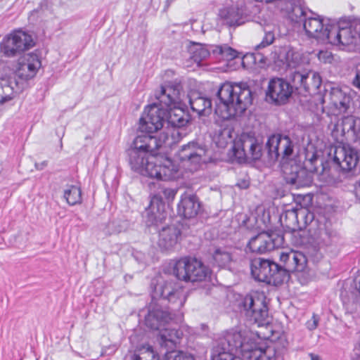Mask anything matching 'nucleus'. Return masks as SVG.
<instances>
[{
    "label": "nucleus",
    "instance_id": "nucleus-13",
    "mask_svg": "<svg viewBox=\"0 0 360 360\" xmlns=\"http://www.w3.org/2000/svg\"><path fill=\"white\" fill-rule=\"evenodd\" d=\"M293 87L289 82L281 77L271 78L265 91V101L275 106L286 104L292 96Z\"/></svg>",
    "mask_w": 360,
    "mask_h": 360
},
{
    "label": "nucleus",
    "instance_id": "nucleus-28",
    "mask_svg": "<svg viewBox=\"0 0 360 360\" xmlns=\"http://www.w3.org/2000/svg\"><path fill=\"white\" fill-rule=\"evenodd\" d=\"M158 191L152 197L150 204V208L153 211L155 205L159 210L160 206L164 207V200H172L174 198L176 191L174 189L167 188L164 185L158 184Z\"/></svg>",
    "mask_w": 360,
    "mask_h": 360
},
{
    "label": "nucleus",
    "instance_id": "nucleus-46",
    "mask_svg": "<svg viewBox=\"0 0 360 360\" xmlns=\"http://www.w3.org/2000/svg\"><path fill=\"white\" fill-rule=\"evenodd\" d=\"M354 287L360 293V272H358L354 280Z\"/></svg>",
    "mask_w": 360,
    "mask_h": 360
},
{
    "label": "nucleus",
    "instance_id": "nucleus-31",
    "mask_svg": "<svg viewBox=\"0 0 360 360\" xmlns=\"http://www.w3.org/2000/svg\"><path fill=\"white\" fill-rule=\"evenodd\" d=\"M264 35L260 43L255 46V50L259 53L262 49L271 45L276 39L278 27L275 25H266L263 28Z\"/></svg>",
    "mask_w": 360,
    "mask_h": 360
},
{
    "label": "nucleus",
    "instance_id": "nucleus-22",
    "mask_svg": "<svg viewBox=\"0 0 360 360\" xmlns=\"http://www.w3.org/2000/svg\"><path fill=\"white\" fill-rule=\"evenodd\" d=\"M308 169L299 165L284 167L285 179L297 188L308 187L312 183V176Z\"/></svg>",
    "mask_w": 360,
    "mask_h": 360
},
{
    "label": "nucleus",
    "instance_id": "nucleus-30",
    "mask_svg": "<svg viewBox=\"0 0 360 360\" xmlns=\"http://www.w3.org/2000/svg\"><path fill=\"white\" fill-rule=\"evenodd\" d=\"M303 214L304 212L302 210H298L294 208L288 209L282 213L280 220L283 226L292 230L298 227L299 215Z\"/></svg>",
    "mask_w": 360,
    "mask_h": 360
},
{
    "label": "nucleus",
    "instance_id": "nucleus-24",
    "mask_svg": "<svg viewBox=\"0 0 360 360\" xmlns=\"http://www.w3.org/2000/svg\"><path fill=\"white\" fill-rule=\"evenodd\" d=\"M359 131L360 120L349 115L344 117L340 122L335 125L332 135L338 140L339 136H344L346 134L350 136H357Z\"/></svg>",
    "mask_w": 360,
    "mask_h": 360
},
{
    "label": "nucleus",
    "instance_id": "nucleus-14",
    "mask_svg": "<svg viewBox=\"0 0 360 360\" xmlns=\"http://www.w3.org/2000/svg\"><path fill=\"white\" fill-rule=\"evenodd\" d=\"M294 143L289 136L277 134L268 138L264 150L266 152L269 161L274 162L280 157L282 159H288L291 157L294 151Z\"/></svg>",
    "mask_w": 360,
    "mask_h": 360
},
{
    "label": "nucleus",
    "instance_id": "nucleus-45",
    "mask_svg": "<svg viewBox=\"0 0 360 360\" xmlns=\"http://www.w3.org/2000/svg\"><path fill=\"white\" fill-rule=\"evenodd\" d=\"M353 84L360 89V64L356 68V74L353 80Z\"/></svg>",
    "mask_w": 360,
    "mask_h": 360
},
{
    "label": "nucleus",
    "instance_id": "nucleus-53",
    "mask_svg": "<svg viewBox=\"0 0 360 360\" xmlns=\"http://www.w3.org/2000/svg\"><path fill=\"white\" fill-rule=\"evenodd\" d=\"M321 165L322 166L321 172H323L325 170V167L322 162V161L320 162Z\"/></svg>",
    "mask_w": 360,
    "mask_h": 360
},
{
    "label": "nucleus",
    "instance_id": "nucleus-35",
    "mask_svg": "<svg viewBox=\"0 0 360 360\" xmlns=\"http://www.w3.org/2000/svg\"><path fill=\"white\" fill-rule=\"evenodd\" d=\"M133 360H159V356L152 346L146 344L138 348Z\"/></svg>",
    "mask_w": 360,
    "mask_h": 360
},
{
    "label": "nucleus",
    "instance_id": "nucleus-11",
    "mask_svg": "<svg viewBox=\"0 0 360 360\" xmlns=\"http://www.w3.org/2000/svg\"><path fill=\"white\" fill-rule=\"evenodd\" d=\"M206 147L197 141L183 145L177 153L182 166L191 172L197 171L205 162Z\"/></svg>",
    "mask_w": 360,
    "mask_h": 360
},
{
    "label": "nucleus",
    "instance_id": "nucleus-6",
    "mask_svg": "<svg viewBox=\"0 0 360 360\" xmlns=\"http://www.w3.org/2000/svg\"><path fill=\"white\" fill-rule=\"evenodd\" d=\"M172 319V314L167 309H163L159 304L149 306L145 324L152 330H160L157 341L160 347L173 348L176 342L183 336L181 330L165 327Z\"/></svg>",
    "mask_w": 360,
    "mask_h": 360
},
{
    "label": "nucleus",
    "instance_id": "nucleus-41",
    "mask_svg": "<svg viewBox=\"0 0 360 360\" xmlns=\"http://www.w3.org/2000/svg\"><path fill=\"white\" fill-rule=\"evenodd\" d=\"M125 229L124 224L119 219H113L110 221L103 230L105 234L112 235L117 234Z\"/></svg>",
    "mask_w": 360,
    "mask_h": 360
},
{
    "label": "nucleus",
    "instance_id": "nucleus-21",
    "mask_svg": "<svg viewBox=\"0 0 360 360\" xmlns=\"http://www.w3.org/2000/svg\"><path fill=\"white\" fill-rule=\"evenodd\" d=\"M248 20V15L243 6H225L219 11L218 21L221 25L235 27L244 24Z\"/></svg>",
    "mask_w": 360,
    "mask_h": 360
},
{
    "label": "nucleus",
    "instance_id": "nucleus-32",
    "mask_svg": "<svg viewBox=\"0 0 360 360\" xmlns=\"http://www.w3.org/2000/svg\"><path fill=\"white\" fill-rule=\"evenodd\" d=\"M211 46L212 45L205 46L199 44H193V46L189 49L191 58L195 63L200 65L203 60H205L210 56V53L212 52L210 48Z\"/></svg>",
    "mask_w": 360,
    "mask_h": 360
},
{
    "label": "nucleus",
    "instance_id": "nucleus-26",
    "mask_svg": "<svg viewBox=\"0 0 360 360\" xmlns=\"http://www.w3.org/2000/svg\"><path fill=\"white\" fill-rule=\"evenodd\" d=\"M181 231L174 226L164 227L159 233L158 245L162 250H170L177 244Z\"/></svg>",
    "mask_w": 360,
    "mask_h": 360
},
{
    "label": "nucleus",
    "instance_id": "nucleus-38",
    "mask_svg": "<svg viewBox=\"0 0 360 360\" xmlns=\"http://www.w3.org/2000/svg\"><path fill=\"white\" fill-rule=\"evenodd\" d=\"M213 260L219 267H225L231 262V255L224 248H217L213 254Z\"/></svg>",
    "mask_w": 360,
    "mask_h": 360
},
{
    "label": "nucleus",
    "instance_id": "nucleus-1",
    "mask_svg": "<svg viewBox=\"0 0 360 360\" xmlns=\"http://www.w3.org/2000/svg\"><path fill=\"white\" fill-rule=\"evenodd\" d=\"M174 72L167 70L164 74V82L160 89L156 90L154 96L158 103H154L146 107L140 118L139 130L142 132L154 133L163 127L165 122L174 129L172 138L185 136L181 129L187 125L190 117L182 108L184 103L185 93L179 79L167 80L172 77Z\"/></svg>",
    "mask_w": 360,
    "mask_h": 360
},
{
    "label": "nucleus",
    "instance_id": "nucleus-36",
    "mask_svg": "<svg viewBox=\"0 0 360 360\" xmlns=\"http://www.w3.org/2000/svg\"><path fill=\"white\" fill-rule=\"evenodd\" d=\"M63 196L66 202L71 206L82 202V191L81 188L77 186H68L64 191Z\"/></svg>",
    "mask_w": 360,
    "mask_h": 360
},
{
    "label": "nucleus",
    "instance_id": "nucleus-54",
    "mask_svg": "<svg viewBox=\"0 0 360 360\" xmlns=\"http://www.w3.org/2000/svg\"><path fill=\"white\" fill-rule=\"evenodd\" d=\"M156 222H157V218H156V217H155V221H154V222H153V221H152V224H154L155 225H156Z\"/></svg>",
    "mask_w": 360,
    "mask_h": 360
},
{
    "label": "nucleus",
    "instance_id": "nucleus-5",
    "mask_svg": "<svg viewBox=\"0 0 360 360\" xmlns=\"http://www.w3.org/2000/svg\"><path fill=\"white\" fill-rule=\"evenodd\" d=\"M216 96L215 114L224 120L242 115L252 103V91L245 83H223Z\"/></svg>",
    "mask_w": 360,
    "mask_h": 360
},
{
    "label": "nucleus",
    "instance_id": "nucleus-29",
    "mask_svg": "<svg viewBox=\"0 0 360 360\" xmlns=\"http://www.w3.org/2000/svg\"><path fill=\"white\" fill-rule=\"evenodd\" d=\"M352 99L349 95L340 89L333 90L332 93V102L338 113H345L349 108Z\"/></svg>",
    "mask_w": 360,
    "mask_h": 360
},
{
    "label": "nucleus",
    "instance_id": "nucleus-16",
    "mask_svg": "<svg viewBox=\"0 0 360 360\" xmlns=\"http://www.w3.org/2000/svg\"><path fill=\"white\" fill-rule=\"evenodd\" d=\"M284 241L283 235L262 232L250 240L248 248L252 252L264 254L283 246Z\"/></svg>",
    "mask_w": 360,
    "mask_h": 360
},
{
    "label": "nucleus",
    "instance_id": "nucleus-39",
    "mask_svg": "<svg viewBox=\"0 0 360 360\" xmlns=\"http://www.w3.org/2000/svg\"><path fill=\"white\" fill-rule=\"evenodd\" d=\"M214 140L219 148H225L231 141V131L226 128L219 129Z\"/></svg>",
    "mask_w": 360,
    "mask_h": 360
},
{
    "label": "nucleus",
    "instance_id": "nucleus-49",
    "mask_svg": "<svg viewBox=\"0 0 360 360\" xmlns=\"http://www.w3.org/2000/svg\"><path fill=\"white\" fill-rule=\"evenodd\" d=\"M176 0H166L165 1V11L167 10L169 7L171 6V4L175 1Z\"/></svg>",
    "mask_w": 360,
    "mask_h": 360
},
{
    "label": "nucleus",
    "instance_id": "nucleus-43",
    "mask_svg": "<svg viewBox=\"0 0 360 360\" xmlns=\"http://www.w3.org/2000/svg\"><path fill=\"white\" fill-rule=\"evenodd\" d=\"M319 60L323 63H331L333 56L330 52L328 51H320L318 53Z\"/></svg>",
    "mask_w": 360,
    "mask_h": 360
},
{
    "label": "nucleus",
    "instance_id": "nucleus-33",
    "mask_svg": "<svg viewBox=\"0 0 360 360\" xmlns=\"http://www.w3.org/2000/svg\"><path fill=\"white\" fill-rule=\"evenodd\" d=\"M212 53L221 59L231 60L238 57V52L227 45L211 46Z\"/></svg>",
    "mask_w": 360,
    "mask_h": 360
},
{
    "label": "nucleus",
    "instance_id": "nucleus-52",
    "mask_svg": "<svg viewBox=\"0 0 360 360\" xmlns=\"http://www.w3.org/2000/svg\"><path fill=\"white\" fill-rule=\"evenodd\" d=\"M39 12V11L38 9L37 10H34L32 13H31V16L34 15V14L36 13H38Z\"/></svg>",
    "mask_w": 360,
    "mask_h": 360
},
{
    "label": "nucleus",
    "instance_id": "nucleus-51",
    "mask_svg": "<svg viewBox=\"0 0 360 360\" xmlns=\"http://www.w3.org/2000/svg\"><path fill=\"white\" fill-rule=\"evenodd\" d=\"M311 360H321L318 355L310 354Z\"/></svg>",
    "mask_w": 360,
    "mask_h": 360
},
{
    "label": "nucleus",
    "instance_id": "nucleus-7",
    "mask_svg": "<svg viewBox=\"0 0 360 360\" xmlns=\"http://www.w3.org/2000/svg\"><path fill=\"white\" fill-rule=\"evenodd\" d=\"M283 236L288 237L292 245L305 249V252L301 253L306 256L307 262L309 260L314 263L319 262L323 257L321 249L329 243V235L326 230H321L317 236H312L307 231L295 229Z\"/></svg>",
    "mask_w": 360,
    "mask_h": 360
},
{
    "label": "nucleus",
    "instance_id": "nucleus-42",
    "mask_svg": "<svg viewBox=\"0 0 360 360\" xmlns=\"http://www.w3.org/2000/svg\"><path fill=\"white\" fill-rule=\"evenodd\" d=\"M319 161V158L316 154L314 153L311 157L306 160L304 162V167L310 172L318 173L319 168L316 165Z\"/></svg>",
    "mask_w": 360,
    "mask_h": 360
},
{
    "label": "nucleus",
    "instance_id": "nucleus-3",
    "mask_svg": "<svg viewBox=\"0 0 360 360\" xmlns=\"http://www.w3.org/2000/svg\"><path fill=\"white\" fill-rule=\"evenodd\" d=\"M276 354L272 343L263 340L252 331L232 329L219 339L212 360H233L239 354L247 360H273Z\"/></svg>",
    "mask_w": 360,
    "mask_h": 360
},
{
    "label": "nucleus",
    "instance_id": "nucleus-40",
    "mask_svg": "<svg viewBox=\"0 0 360 360\" xmlns=\"http://www.w3.org/2000/svg\"><path fill=\"white\" fill-rule=\"evenodd\" d=\"M309 13L301 6H295L290 13V18L292 21L296 23L304 22V19H307Z\"/></svg>",
    "mask_w": 360,
    "mask_h": 360
},
{
    "label": "nucleus",
    "instance_id": "nucleus-50",
    "mask_svg": "<svg viewBox=\"0 0 360 360\" xmlns=\"http://www.w3.org/2000/svg\"><path fill=\"white\" fill-rule=\"evenodd\" d=\"M237 185L241 188H245L248 186V184L245 181H244L243 184L238 183Z\"/></svg>",
    "mask_w": 360,
    "mask_h": 360
},
{
    "label": "nucleus",
    "instance_id": "nucleus-37",
    "mask_svg": "<svg viewBox=\"0 0 360 360\" xmlns=\"http://www.w3.org/2000/svg\"><path fill=\"white\" fill-rule=\"evenodd\" d=\"M177 342V341L176 342ZM175 343L173 348L168 347H160L162 349H165L163 360H193V356L188 353L182 351H175L174 349L176 347Z\"/></svg>",
    "mask_w": 360,
    "mask_h": 360
},
{
    "label": "nucleus",
    "instance_id": "nucleus-18",
    "mask_svg": "<svg viewBox=\"0 0 360 360\" xmlns=\"http://www.w3.org/2000/svg\"><path fill=\"white\" fill-rule=\"evenodd\" d=\"M41 66V61L36 53L25 54L18 60L15 75L22 80L32 79Z\"/></svg>",
    "mask_w": 360,
    "mask_h": 360
},
{
    "label": "nucleus",
    "instance_id": "nucleus-15",
    "mask_svg": "<svg viewBox=\"0 0 360 360\" xmlns=\"http://www.w3.org/2000/svg\"><path fill=\"white\" fill-rule=\"evenodd\" d=\"M233 156L238 162H243L251 159L252 160H259L262 155V146L259 141L250 136H242L233 143Z\"/></svg>",
    "mask_w": 360,
    "mask_h": 360
},
{
    "label": "nucleus",
    "instance_id": "nucleus-12",
    "mask_svg": "<svg viewBox=\"0 0 360 360\" xmlns=\"http://www.w3.org/2000/svg\"><path fill=\"white\" fill-rule=\"evenodd\" d=\"M34 45L30 34L22 30H16L6 36L0 42V51L6 57H13Z\"/></svg>",
    "mask_w": 360,
    "mask_h": 360
},
{
    "label": "nucleus",
    "instance_id": "nucleus-44",
    "mask_svg": "<svg viewBox=\"0 0 360 360\" xmlns=\"http://www.w3.org/2000/svg\"><path fill=\"white\" fill-rule=\"evenodd\" d=\"M319 320V317L313 314L311 319L306 323L307 328L310 330L316 329L318 326Z\"/></svg>",
    "mask_w": 360,
    "mask_h": 360
},
{
    "label": "nucleus",
    "instance_id": "nucleus-10",
    "mask_svg": "<svg viewBox=\"0 0 360 360\" xmlns=\"http://www.w3.org/2000/svg\"><path fill=\"white\" fill-rule=\"evenodd\" d=\"M152 297L154 299L160 297L167 300L172 305V310L176 311L184 305L187 299V292L179 283L167 281L155 287Z\"/></svg>",
    "mask_w": 360,
    "mask_h": 360
},
{
    "label": "nucleus",
    "instance_id": "nucleus-47",
    "mask_svg": "<svg viewBox=\"0 0 360 360\" xmlns=\"http://www.w3.org/2000/svg\"><path fill=\"white\" fill-rule=\"evenodd\" d=\"M48 165V161L44 160L39 163H35L34 166L37 170H42L45 168Z\"/></svg>",
    "mask_w": 360,
    "mask_h": 360
},
{
    "label": "nucleus",
    "instance_id": "nucleus-2",
    "mask_svg": "<svg viewBox=\"0 0 360 360\" xmlns=\"http://www.w3.org/2000/svg\"><path fill=\"white\" fill-rule=\"evenodd\" d=\"M139 132L127 151L131 169L143 176L159 180L175 179L178 167L166 154L157 153L168 140V135L158 138L152 133L140 130Z\"/></svg>",
    "mask_w": 360,
    "mask_h": 360
},
{
    "label": "nucleus",
    "instance_id": "nucleus-20",
    "mask_svg": "<svg viewBox=\"0 0 360 360\" xmlns=\"http://www.w3.org/2000/svg\"><path fill=\"white\" fill-rule=\"evenodd\" d=\"M291 78L296 89L303 90L309 94H316L321 84L319 74L312 71L306 73L295 71Z\"/></svg>",
    "mask_w": 360,
    "mask_h": 360
},
{
    "label": "nucleus",
    "instance_id": "nucleus-48",
    "mask_svg": "<svg viewBox=\"0 0 360 360\" xmlns=\"http://www.w3.org/2000/svg\"><path fill=\"white\" fill-rule=\"evenodd\" d=\"M355 194L356 198L360 200V180L357 181L356 184Z\"/></svg>",
    "mask_w": 360,
    "mask_h": 360
},
{
    "label": "nucleus",
    "instance_id": "nucleus-8",
    "mask_svg": "<svg viewBox=\"0 0 360 360\" xmlns=\"http://www.w3.org/2000/svg\"><path fill=\"white\" fill-rule=\"evenodd\" d=\"M173 274L181 281L198 282L205 281L210 270L196 258L184 257L177 260L172 269Z\"/></svg>",
    "mask_w": 360,
    "mask_h": 360
},
{
    "label": "nucleus",
    "instance_id": "nucleus-34",
    "mask_svg": "<svg viewBox=\"0 0 360 360\" xmlns=\"http://www.w3.org/2000/svg\"><path fill=\"white\" fill-rule=\"evenodd\" d=\"M13 84L18 86V83L15 81H9L6 79L0 81V103H4L13 98L15 91Z\"/></svg>",
    "mask_w": 360,
    "mask_h": 360
},
{
    "label": "nucleus",
    "instance_id": "nucleus-4",
    "mask_svg": "<svg viewBox=\"0 0 360 360\" xmlns=\"http://www.w3.org/2000/svg\"><path fill=\"white\" fill-rule=\"evenodd\" d=\"M280 261L283 266L269 259H254L250 264L252 277L259 282L278 286L288 280L290 272L304 271L307 266L306 256L294 250L282 252Z\"/></svg>",
    "mask_w": 360,
    "mask_h": 360
},
{
    "label": "nucleus",
    "instance_id": "nucleus-25",
    "mask_svg": "<svg viewBox=\"0 0 360 360\" xmlns=\"http://www.w3.org/2000/svg\"><path fill=\"white\" fill-rule=\"evenodd\" d=\"M200 209V203L196 195L188 193L181 195L177 208L180 216L187 219L193 218L197 216Z\"/></svg>",
    "mask_w": 360,
    "mask_h": 360
},
{
    "label": "nucleus",
    "instance_id": "nucleus-17",
    "mask_svg": "<svg viewBox=\"0 0 360 360\" xmlns=\"http://www.w3.org/2000/svg\"><path fill=\"white\" fill-rule=\"evenodd\" d=\"M358 36L352 26L342 27L340 23H333L328 31L326 40L328 43L345 49L347 46L356 44Z\"/></svg>",
    "mask_w": 360,
    "mask_h": 360
},
{
    "label": "nucleus",
    "instance_id": "nucleus-9",
    "mask_svg": "<svg viewBox=\"0 0 360 360\" xmlns=\"http://www.w3.org/2000/svg\"><path fill=\"white\" fill-rule=\"evenodd\" d=\"M238 306L250 321L258 326L268 323L269 309L263 293L254 292L241 299Z\"/></svg>",
    "mask_w": 360,
    "mask_h": 360
},
{
    "label": "nucleus",
    "instance_id": "nucleus-27",
    "mask_svg": "<svg viewBox=\"0 0 360 360\" xmlns=\"http://www.w3.org/2000/svg\"><path fill=\"white\" fill-rule=\"evenodd\" d=\"M188 100L189 105L193 112L199 115H205L211 111L212 101L210 98L204 97L200 93L193 91L187 96L185 95L184 101Z\"/></svg>",
    "mask_w": 360,
    "mask_h": 360
},
{
    "label": "nucleus",
    "instance_id": "nucleus-19",
    "mask_svg": "<svg viewBox=\"0 0 360 360\" xmlns=\"http://www.w3.org/2000/svg\"><path fill=\"white\" fill-rule=\"evenodd\" d=\"M359 162V154L356 149L349 146H337L335 148L333 162L344 172L354 169Z\"/></svg>",
    "mask_w": 360,
    "mask_h": 360
},
{
    "label": "nucleus",
    "instance_id": "nucleus-23",
    "mask_svg": "<svg viewBox=\"0 0 360 360\" xmlns=\"http://www.w3.org/2000/svg\"><path fill=\"white\" fill-rule=\"evenodd\" d=\"M309 15L304 19V29L309 37L326 41L331 24H325L323 19L309 11Z\"/></svg>",
    "mask_w": 360,
    "mask_h": 360
}]
</instances>
